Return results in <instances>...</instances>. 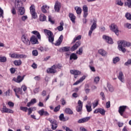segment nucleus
<instances>
[{"label":"nucleus","instance_id":"56","mask_svg":"<svg viewBox=\"0 0 131 131\" xmlns=\"http://www.w3.org/2000/svg\"><path fill=\"white\" fill-rule=\"evenodd\" d=\"M1 17L4 18V10L0 7V18Z\"/></svg>","mask_w":131,"mask_h":131},{"label":"nucleus","instance_id":"9","mask_svg":"<svg viewBox=\"0 0 131 131\" xmlns=\"http://www.w3.org/2000/svg\"><path fill=\"white\" fill-rule=\"evenodd\" d=\"M2 113H14V111L10 108H7L6 105H4L3 107L1 110Z\"/></svg>","mask_w":131,"mask_h":131},{"label":"nucleus","instance_id":"38","mask_svg":"<svg viewBox=\"0 0 131 131\" xmlns=\"http://www.w3.org/2000/svg\"><path fill=\"white\" fill-rule=\"evenodd\" d=\"M107 89L109 92H111V93H113V92H114V88H113V86L110 84L107 85Z\"/></svg>","mask_w":131,"mask_h":131},{"label":"nucleus","instance_id":"52","mask_svg":"<svg viewBox=\"0 0 131 131\" xmlns=\"http://www.w3.org/2000/svg\"><path fill=\"white\" fill-rule=\"evenodd\" d=\"M11 12L13 15H16L17 14V11H16V9L14 7L11 9Z\"/></svg>","mask_w":131,"mask_h":131},{"label":"nucleus","instance_id":"31","mask_svg":"<svg viewBox=\"0 0 131 131\" xmlns=\"http://www.w3.org/2000/svg\"><path fill=\"white\" fill-rule=\"evenodd\" d=\"M99 54H100V55H101V56H103V57H104V56H106L107 55V52L103 50V49H100L98 51Z\"/></svg>","mask_w":131,"mask_h":131},{"label":"nucleus","instance_id":"47","mask_svg":"<svg viewBox=\"0 0 131 131\" xmlns=\"http://www.w3.org/2000/svg\"><path fill=\"white\" fill-rule=\"evenodd\" d=\"M80 39H81V35H78L74 38L73 42H75L76 40H80Z\"/></svg>","mask_w":131,"mask_h":131},{"label":"nucleus","instance_id":"35","mask_svg":"<svg viewBox=\"0 0 131 131\" xmlns=\"http://www.w3.org/2000/svg\"><path fill=\"white\" fill-rule=\"evenodd\" d=\"M65 112L67 113V114H69L70 115H71L73 114V111L71 110L70 108H66L65 110Z\"/></svg>","mask_w":131,"mask_h":131},{"label":"nucleus","instance_id":"58","mask_svg":"<svg viewBox=\"0 0 131 131\" xmlns=\"http://www.w3.org/2000/svg\"><path fill=\"white\" fill-rule=\"evenodd\" d=\"M48 18H49V22L51 23V24H55V21H54V20H53V19H52V16L49 15L48 16Z\"/></svg>","mask_w":131,"mask_h":131},{"label":"nucleus","instance_id":"51","mask_svg":"<svg viewBox=\"0 0 131 131\" xmlns=\"http://www.w3.org/2000/svg\"><path fill=\"white\" fill-rule=\"evenodd\" d=\"M86 109L88 112H91L92 111V105H86Z\"/></svg>","mask_w":131,"mask_h":131},{"label":"nucleus","instance_id":"24","mask_svg":"<svg viewBox=\"0 0 131 131\" xmlns=\"http://www.w3.org/2000/svg\"><path fill=\"white\" fill-rule=\"evenodd\" d=\"M31 33L32 34H34V35H36V37H37L38 39H41V36H40V34L37 31H33L31 32Z\"/></svg>","mask_w":131,"mask_h":131},{"label":"nucleus","instance_id":"7","mask_svg":"<svg viewBox=\"0 0 131 131\" xmlns=\"http://www.w3.org/2000/svg\"><path fill=\"white\" fill-rule=\"evenodd\" d=\"M97 28V21L94 20V22L93 23V25L91 26L90 28V30L89 32L88 35L89 36H92V33H93V31L95 30Z\"/></svg>","mask_w":131,"mask_h":131},{"label":"nucleus","instance_id":"61","mask_svg":"<svg viewBox=\"0 0 131 131\" xmlns=\"http://www.w3.org/2000/svg\"><path fill=\"white\" fill-rule=\"evenodd\" d=\"M47 120H48L49 121H50V122L51 123V124H53V123H55V122H56V120H52V119L51 118H48L47 119Z\"/></svg>","mask_w":131,"mask_h":131},{"label":"nucleus","instance_id":"64","mask_svg":"<svg viewBox=\"0 0 131 131\" xmlns=\"http://www.w3.org/2000/svg\"><path fill=\"white\" fill-rule=\"evenodd\" d=\"M62 127L64 129H66V131H73L72 129H70L69 127L66 126H63Z\"/></svg>","mask_w":131,"mask_h":131},{"label":"nucleus","instance_id":"2","mask_svg":"<svg viewBox=\"0 0 131 131\" xmlns=\"http://www.w3.org/2000/svg\"><path fill=\"white\" fill-rule=\"evenodd\" d=\"M130 46L131 43L130 42L125 40H121L118 43V49L119 51H121L122 53H125L126 50L124 48L130 47Z\"/></svg>","mask_w":131,"mask_h":131},{"label":"nucleus","instance_id":"43","mask_svg":"<svg viewBox=\"0 0 131 131\" xmlns=\"http://www.w3.org/2000/svg\"><path fill=\"white\" fill-rule=\"evenodd\" d=\"M57 127H58V124H57L56 122H54V123L52 124V129H53L54 130H55V129H56Z\"/></svg>","mask_w":131,"mask_h":131},{"label":"nucleus","instance_id":"5","mask_svg":"<svg viewBox=\"0 0 131 131\" xmlns=\"http://www.w3.org/2000/svg\"><path fill=\"white\" fill-rule=\"evenodd\" d=\"M21 40L26 46H30V41L27 34H25L21 36Z\"/></svg>","mask_w":131,"mask_h":131},{"label":"nucleus","instance_id":"10","mask_svg":"<svg viewBox=\"0 0 131 131\" xmlns=\"http://www.w3.org/2000/svg\"><path fill=\"white\" fill-rule=\"evenodd\" d=\"M111 30L115 32L116 35H118V27L114 24L110 26Z\"/></svg>","mask_w":131,"mask_h":131},{"label":"nucleus","instance_id":"11","mask_svg":"<svg viewBox=\"0 0 131 131\" xmlns=\"http://www.w3.org/2000/svg\"><path fill=\"white\" fill-rule=\"evenodd\" d=\"M25 76H23V77L21 76H18L17 78L14 77L12 80L15 82H17V83H20V82H22V81H23Z\"/></svg>","mask_w":131,"mask_h":131},{"label":"nucleus","instance_id":"22","mask_svg":"<svg viewBox=\"0 0 131 131\" xmlns=\"http://www.w3.org/2000/svg\"><path fill=\"white\" fill-rule=\"evenodd\" d=\"M118 78L122 82H124V76L123 75V73H122V72L121 71L119 73V75L118 76Z\"/></svg>","mask_w":131,"mask_h":131},{"label":"nucleus","instance_id":"53","mask_svg":"<svg viewBox=\"0 0 131 131\" xmlns=\"http://www.w3.org/2000/svg\"><path fill=\"white\" fill-rule=\"evenodd\" d=\"M125 17L127 20H130L131 19V14L129 13H126L125 14Z\"/></svg>","mask_w":131,"mask_h":131},{"label":"nucleus","instance_id":"32","mask_svg":"<svg viewBox=\"0 0 131 131\" xmlns=\"http://www.w3.org/2000/svg\"><path fill=\"white\" fill-rule=\"evenodd\" d=\"M39 19H40V21H41L42 22H43L45 21H46V20H47V16H46L45 15V14H41L39 16Z\"/></svg>","mask_w":131,"mask_h":131},{"label":"nucleus","instance_id":"33","mask_svg":"<svg viewBox=\"0 0 131 131\" xmlns=\"http://www.w3.org/2000/svg\"><path fill=\"white\" fill-rule=\"evenodd\" d=\"M124 6L125 7H128V8H131V0H126Z\"/></svg>","mask_w":131,"mask_h":131},{"label":"nucleus","instance_id":"4","mask_svg":"<svg viewBox=\"0 0 131 131\" xmlns=\"http://www.w3.org/2000/svg\"><path fill=\"white\" fill-rule=\"evenodd\" d=\"M62 67L60 64H54L51 68H48L47 70V73H56L57 68L60 69Z\"/></svg>","mask_w":131,"mask_h":131},{"label":"nucleus","instance_id":"19","mask_svg":"<svg viewBox=\"0 0 131 131\" xmlns=\"http://www.w3.org/2000/svg\"><path fill=\"white\" fill-rule=\"evenodd\" d=\"M99 112L100 114H101V115H105V112H106V111L103 108L96 109L94 111V113L95 114L99 113Z\"/></svg>","mask_w":131,"mask_h":131},{"label":"nucleus","instance_id":"50","mask_svg":"<svg viewBox=\"0 0 131 131\" xmlns=\"http://www.w3.org/2000/svg\"><path fill=\"white\" fill-rule=\"evenodd\" d=\"M20 110L22 111H24V112H27V110H28V108L27 107H24V106H20Z\"/></svg>","mask_w":131,"mask_h":131},{"label":"nucleus","instance_id":"63","mask_svg":"<svg viewBox=\"0 0 131 131\" xmlns=\"http://www.w3.org/2000/svg\"><path fill=\"white\" fill-rule=\"evenodd\" d=\"M32 108H31V107L28 108V115H30V114L32 113Z\"/></svg>","mask_w":131,"mask_h":131},{"label":"nucleus","instance_id":"27","mask_svg":"<svg viewBox=\"0 0 131 131\" xmlns=\"http://www.w3.org/2000/svg\"><path fill=\"white\" fill-rule=\"evenodd\" d=\"M62 41H63V35H61L56 41L55 46H60V45H61V43H62Z\"/></svg>","mask_w":131,"mask_h":131},{"label":"nucleus","instance_id":"13","mask_svg":"<svg viewBox=\"0 0 131 131\" xmlns=\"http://www.w3.org/2000/svg\"><path fill=\"white\" fill-rule=\"evenodd\" d=\"M70 73L73 74V75H75L74 78H77V75H80L81 72L77 70H71Z\"/></svg>","mask_w":131,"mask_h":131},{"label":"nucleus","instance_id":"28","mask_svg":"<svg viewBox=\"0 0 131 131\" xmlns=\"http://www.w3.org/2000/svg\"><path fill=\"white\" fill-rule=\"evenodd\" d=\"M75 10L77 14V15H80L81 14V12H82V10L81 9V8L76 6L75 7Z\"/></svg>","mask_w":131,"mask_h":131},{"label":"nucleus","instance_id":"39","mask_svg":"<svg viewBox=\"0 0 131 131\" xmlns=\"http://www.w3.org/2000/svg\"><path fill=\"white\" fill-rule=\"evenodd\" d=\"M0 62L2 63H5V62H7V57L5 56H0Z\"/></svg>","mask_w":131,"mask_h":131},{"label":"nucleus","instance_id":"8","mask_svg":"<svg viewBox=\"0 0 131 131\" xmlns=\"http://www.w3.org/2000/svg\"><path fill=\"white\" fill-rule=\"evenodd\" d=\"M126 108H127V106L126 105H122L119 106L118 112L121 116H123V113H124L125 110H126Z\"/></svg>","mask_w":131,"mask_h":131},{"label":"nucleus","instance_id":"44","mask_svg":"<svg viewBox=\"0 0 131 131\" xmlns=\"http://www.w3.org/2000/svg\"><path fill=\"white\" fill-rule=\"evenodd\" d=\"M27 55L25 54H18V59H26Z\"/></svg>","mask_w":131,"mask_h":131},{"label":"nucleus","instance_id":"26","mask_svg":"<svg viewBox=\"0 0 131 131\" xmlns=\"http://www.w3.org/2000/svg\"><path fill=\"white\" fill-rule=\"evenodd\" d=\"M69 16L70 18L71 21H72V22H73V23H75V19H76L75 15H74L73 13H70L69 14Z\"/></svg>","mask_w":131,"mask_h":131},{"label":"nucleus","instance_id":"29","mask_svg":"<svg viewBox=\"0 0 131 131\" xmlns=\"http://www.w3.org/2000/svg\"><path fill=\"white\" fill-rule=\"evenodd\" d=\"M78 57L75 53H72L70 57V60H77Z\"/></svg>","mask_w":131,"mask_h":131},{"label":"nucleus","instance_id":"60","mask_svg":"<svg viewBox=\"0 0 131 131\" xmlns=\"http://www.w3.org/2000/svg\"><path fill=\"white\" fill-rule=\"evenodd\" d=\"M60 105H58L57 106L55 107L54 110V112H58V111L60 110Z\"/></svg>","mask_w":131,"mask_h":131},{"label":"nucleus","instance_id":"48","mask_svg":"<svg viewBox=\"0 0 131 131\" xmlns=\"http://www.w3.org/2000/svg\"><path fill=\"white\" fill-rule=\"evenodd\" d=\"M99 81H100V77L99 76L96 77L94 78L95 83H96V84H98V83H99Z\"/></svg>","mask_w":131,"mask_h":131},{"label":"nucleus","instance_id":"17","mask_svg":"<svg viewBox=\"0 0 131 131\" xmlns=\"http://www.w3.org/2000/svg\"><path fill=\"white\" fill-rule=\"evenodd\" d=\"M38 113L40 116H42L43 115L45 116H49L50 115V114L49 113V112H48L47 111H45V110L43 109H41L39 110L38 112Z\"/></svg>","mask_w":131,"mask_h":131},{"label":"nucleus","instance_id":"62","mask_svg":"<svg viewBox=\"0 0 131 131\" xmlns=\"http://www.w3.org/2000/svg\"><path fill=\"white\" fill-rule=\"evenodd\" d=\"M8 105L9 106V107H14V102L9 101L8 102Z\"/></svg>","mask_w":131,"mask_h":131},{"label":"nucleus","instance_id":"45","mask_svg":"<svg viewBox=\"0 0 131 131\" xmlns=\"http://www.w3.org/2000/svg\"><path fill=\"white\" fill-rule=\"evenodd\" d=\"M59 120L61 121H66L65 118L64 117V114H61L59 116Z\"/></svg>","mask_w":131,"mask_h":131},{"label":"nucleus","instance_id":"55","mask_svg":"<svg viewBox=\"0 0 131 131\" xmlns=\"http://www.w3.org/2000/svg\"><path fill=\"white\" fill-rule=\"evenodd\" d=\"M124 27H126V28H128V29H131V24L126 23L124 25Z\"/></svg>","mask_w":131,"mask_h":131},{"label":"nucleus","instance_id":"1","mask_svg":"<svg viewBox=\"0 0 131 131\" xmlns=\"http://www.w3.org/2000/svg\"><path fill=\"white\" fill-rule=\"evenodd\" d=\"M23 2H26V0H15V8L18 11L20 15H24L25 13Z\"/></svg>","mask_w":131,"mask_h":131},{"label":"nucleus","instance_id":"34","mask_svg":"<svg viewBox=\"0 0 131 131\" xmlns=\"http://www.w3.org/2000/svg\"><path fill=\"white\" fill-rule=\"evenodd\" d=\"M63 26H64V23L63 21H61L60 23V26L57 27V29L58 31H62L63 29Z\"/></svg>","mask_w":131,"mask_h":131},{"label":"nucleus","instance_id":"59","mask_svg":"<svg viewBox=\"0 0 131 131\" xmlns=\"http://www.w3.org/2000/svg\"><path fill=\"white\" fill-rule=\"evenodd\" d=\"M125 66H128V65H131V59H128L127 62L124 63Z\"/></svg>","mask_w":131,"mask_h":131},{"label":"nucleus","instance_id":"49","mask_svg":"<svg viewBox=\"0 0 131 131\" xmlns=\"http://www.w3.org/2000/svg\"><path fill=\"white\" fill-rule=\"evenodd\" d=\"M82 47H81L79 49L78 51H76V54H78V55H82Z\"/></svg>","mask_w":131,"mask_h":131},{"label":"nucleus","instance_id":"16","mask_svg":"<svg viewBox=\"0 0 131 131\" xmlns=\"http://www.w3.org/2000/svg\"><path fill=\"white\" fill-rule=\"evenodd\" d=\"M80 45H81V42H80V41H77L71 49V50L73 52L76 50H77V49H78V48H79V47H80Z\"/></svg>","mask_w":131,"mask_h":131},{"label":"nucleus","instance_id":"25","mask_svg":"<svg viewBox=\"0 0 131 131\" xmlns=\"http://www.w3.org/2000/svg\"><path fill=\"white\" fill-rule=\"evenodd\" d=\"M48 10H49V7L47 5H43L41 8V12H42V13H44V14L47 13Z\"/></svg>","mask_w":131,"mask_h":131},{"label":"nucleus","instance_id":"14","mask_svg":"<svg viewBox=\"0 0 131 131\" xmlns=\"http://www.w3.org/2000/svg\"><path fill=\"white\" fill-rule=\"evenodd\" d=\"M102 37L103 39H105L107 43H110L111 45L113 43V40L112 39V38L106 35H103Z\"/></svg>","mask_w":131,"mask_h":131},{"label":"nucleus","instance_id":"36","mask_svg":"<svg viewBox=\"0 0 131 131\" xmlns=\"http://www.w3.org/2000/svg\"><path fill=\"white\" fill-rule=\"evenodd\" d=\"M13 63L15 66H19V65L22 64V61L21 60H15L14 61Z\"/></svg>","mask_w":131,"mask_h":131},{"label":"nucleus","instance_id":"40","mask_svg":"<svg viewBox=\"0 0 131 131\" xmlns=\"http://www.w3.org/2000/svg\"><path fill=\"white\" fill-rule=\"evenodd\" d=\"M69 47H64L61 48V52H69Z\"/></svg>","mask_w":131,"mask_h":131},{"label":"nucleus","instance_id":"3","mask_svg":"<svg viewBox=\"0 0 131 131\" xmlns=\"http://www.w3.org/2000/svg\"><path fill=\"white\" fill-rule=\"evenodd\" d=\"M43 32L45 33V34H47V35H48V40L49 42H51L52 43H53L54 41V34H53V32L47 29H44Z\"/></svg>","mask_w":131,"mask_h":131},{"label":"nucleus","instance_id":"37","mask_svg":"<svg viewBox=\"0 0 131 131\" xmlns=\"http://www.w3.org/2000/svg\"><path fill=\"white\" fill-rule=\"evenodd\" d=\"M9 56L11 58H14V59H19V54L16 53H13L12 54H10Z\"/></svg>","mask_w":131,"mask_h":131},{"label":"nucleus","instance_id":"54","mask_svg":"<svg viewBox=\"0 0 131 131\" xmlns=\"http://www.w3.org/2000/svg\"><path fill=\"white\" fill-rule=\"evenodd\" d=\"M33 56H36L38 55V51L37 50H34L32 51Z\"/></svg>","mask_w":131,"mask_h":131},{"label":"nucleus","instance_id":"6","mask_svg":"<svg viewBox=\"0 0 131 131\" xmlns=\"http://www.w3.org/2000/svg\"><path fill=\"white\" fill-rule=\"evenodd\" d=\"M30 10L33 19H36L37 18V15L36 14V12H35V6L32 5L30 7Z\"/></svg>","mask_w":131,"mask_h":131},{"label":"nucleus","instance_id":"41","mask_svg":"<svg viewBox=\"0 0 131 131\" xmlns=\"http://www.w3.org/2000/svg\"><path fill=\"white\" fill-rule=\"evenodd\" d=\"M113 61L114 64H116L117 62H119V61H120V58H119V57H116L113 58Z\"/></svg>","mask_w":131,"mask_h":131},{"label":"nucleus","instance_id":"18","mask_svg":"<svg viewBox=\"0 0 131 131\" xmlns=\"http://www.w3.org/2000/svg\"><path fill=\"white\" fill-rule=\"evenodd\" d=\"M60 9H61V4L58 2H56L54 5V10L55 12L59 13V12H60Z\"/></svg>","mask_w":131,"mask_h":131},{"label":"nucleus","instance_id":"57","mask_svg":"<svg viewBox=\"0 0 131 131\" xmlns=\"http://www.w3.org/2000/svg\"><path fill=\"white\" fill-rule=\"evenodd\" d=\"M28 18V17H27V15H24L21 17V20L24 22H25V21H26V20H27Z\"/></svg>","mask_w":131,"mask_h":131},{"label":"nucleus","instance_id":"23","mask_svg":"<svg viewBox=\"0 0 131 131\" xmlns=\"http://www.w3.org/2000/svg\"><path fill=\"white\" fill-rule=\"evenodd\" d=\"M84 79H85V76H83L81 78L79 79V80L76 81L74 84L73 85H77V84H79V83H80V82H82Z\"/></svg>","mask_w":131,"mask_h":131},{"label":"nucleus","instance_id":"21","mask_svg":"<svg viewBox=\"0 0 131 131\" xmlns=\"http://www.w3.org/2000/svg\"><path fill=\"white\" fill-rule=\"evenodd\" d=\"M90 119H91L90 117H87L79 119L78 121V123H83L84 122H86L87 121H89V120H90Z\"/></svg>","mask_w":131,"mask_h":131},{"label":"nucleus","instance_id":"42","mask_svg":"<svg viewBox=\"0 0 131 131\" xmlns=\"http://www.w3.org/2000/svg\"><path fill=\"white\" fill-rule=\"evenodd\" d=\"M4 95L6 97H10V96H11V90L8 89L6 92H5Z\"/></svg>","mask_w":131,"mask_h":131},{"label":"nucleus","instance_id":"12","mask_svg":"<svg viewBox=\"0 0 131 131\" xmlns=\"http://www.w3.org/2000/svg\"><path fill=\"white\" fill-rule=\"evenodd\" d=\"M83 17L86 18L88 17V15H89L88 12H89V9L88 8V6L86 5H84L83 7Z\"/></svg>","mask_w":131,"mask_h":131},{"label":"nucleus","instance_id":"30","mask_svg":"<svg viewBox=\"0 0 131 131\" xmlns=\"http://www.w3.org/2000/svg\"><path fill=\"white\" fill-rule=\"evenodd\" d=\"M13 91L15 93V94H19V95H22V89L20 88L14 89Z\"/></svg>","mask_w":131,"mask_h":131},{"label":"nucleus","instance_id":"20","mask_svg":"<svg viewBox=\"0 0 131 131\" xmlns=\"http://www.w3.org/2000/svg\"><path fill=\"white\" fill-rule=\"evenodd\" d=\"M77 112H80L82 110V102L80 100L78 101V106L76 107Z\"/></svg>","mask_w":131,"mask_h":131},{"label":"nucleus","instance_id":"15","mask_svg":"<svg viewBox=\"0 0 131 131\" xmlns=\"http://www.w3.org/2000/svg\"><path fill=\"white\" fill-rule=\"evenodd\" d=\"M32 45H37L38 44V40H37V37L34 35H32L30 38V41Z\"/></svg>","mask_w":131,"mask_h":131},{"label":"nucleus","instance_id":"46","mask_svg":"<svg viewBox=\"0 0 131 131\" xmlns=\"http://www.w3.org/2000/svg\"><path fill=\"white\" fill-rule=\"evenodd\" d=\"M116 5H118V6H123V2H121V0H117Z\"/></svg>","mask_w":131,"mask_h":131}]
</instances>
